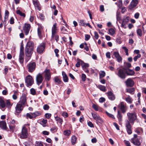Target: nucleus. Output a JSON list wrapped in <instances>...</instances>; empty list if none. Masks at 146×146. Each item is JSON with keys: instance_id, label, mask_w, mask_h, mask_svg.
Returning a JSON list of instances; mask_svg holds the SVG:
<instances>
[{"instance_id": "f3484780", "label": "nucleus", "mask_w": 146, "mask_h": 146, "mask_svg": "<svg viewBox=\"0 0 146 146\" xmlns=\"http://www.w3.org/2000/svg\"><path fill=\"white\" fill-rule=\"evenodd\" d=\"M140 138H137L136 139H131L130 141L134 145L136 146H139L141 143L139 141Z\"/></svg>"}, {"instance_id": "f257e3e1", "label": "nucleus", "mask_w": 146, "mask_h": 146, "mask_svg": "<svg viewBox=\"0 0 146 146\" xmlns=\"http://www.w3.org/2000/svg\"><path fill=\"white\" fill-rule=\"evenodd\" d=\"M34 47L33 42L31 41H29L27 43L25 50L26 56L25 61L27 62L30 59L33 53Z\"/></svg>"}, {"instance_id": "1a4fd4ad", "label": "nucleus", "mask_w": 146, "mask_h": 146, "mask_svg": "<svg viewBox=\"0 0 146 146\" xmlns=\"http://www.w3.org/2000/svg\"><path fill=\"white\" fill-rule=\"evenodd\" d=\"M92 117L97 121L100 123H103V120L98 115L92 113Z\"/></svg>"}, {"instance_id": "09e8293b", "label": "nucleus", "mask_w": 146, "mask_h": 146, "mask_svg": "<svg viewBox=\"0 0 146 146\" xmlns=\"http://www.w3.org/2000/svg\"><path fill=\"white\" fill-rule=\"evenodd\" d=\"M79 24L80 25L85 27L86 24L84 21L83 20H80L79 21Z\"/></svg>"}, {"instance_id": "e433bc0d", "label": "nucleus", "mask_w": 146, "mask_h": 146, "mask_svg": "<svg viewBox=\"0 0 146 146\" xmlns=\"http://www.w3.org/2000/svg\"><path fill=\"white\" fill-rule=\"evenodd\" d=\"M126 101L129 104H131L132 102V100L130 96H129L128 97L125 99Z\"/></svg>"}, {"instance_id": "49530a36", "label": "nucleus", "mask_w": 146, "mask_h": 146, "mask_svg": "<svg viewBox=\"0 0 146 146\" xmlns=\"http://www.w3.org/2000/svg\"><path fill=\"white\" fill-rule=\"evenodd\" d=\"M115 4H117L119 8H121L122 5V1L121 0H119L118 1V3H116Z\"/></svg>"}, {"instance_id": "7c9ffc66", "label": "nucleus", "mask_w": 146, "mask_h": 146, "mask_svg": "<svg viewBox=\"0 0 146 146\" xmlns=\"http://www.w3.org/2000/svg\"><path fill=\"white\" fill-rule=\"evenodd\" d=\"M117 117L119 122H121L122 121V115L119 111H117Z\"/></svg>"}, {"instance_id": "f704fd0d", "label": "nucleus", "mask_w": 146, "mask_h": 146, "mask_svg": "<svg viewBox=\"0 0 146 146\" xmlns=\"http://www.w3.org/2000/svg\"><path fill=\"white\" fill-rule=\"evenodd\" d=\"M99 74L100 78H102L105 76L106 73L104 71H102L100 72Z\"/></svg>"}, {"instance_id": "5fc2aeb1", "label": "nucleus", "mask_w": 146, "mask_h": 146, "mask_svg": "<svg viewBox=\"0 0 146 146\" xmlns=\"http://www.w3.org/2000/svg\"><path fill=\"white\" fill-rule=\"evenodd\" d=\"M31 93L33 95H35L36 94V92L35 90L33 88H31L30 90Z\"/></svg>"}, {"instance_id": "ea45409f", "label": "nucleus", "mask_w": 146, "mask_h": 146, "mask_svg": "<svg viewBox=\"0 0 146 146\" xmlns=\"http://www.w3.org/2000/svg\"><path fill=\"white\" fill-rule=\"evenodd\" d=\"M15 125H9V127L10 130L13 132L15 129Z\"/></svg>"}, {"instance_id": "473e14b6", "label": "nucleus", "mask_w": 146, "mask_h": 146, "mask_svg": "<svg viewBox=\"0 0 146 146\" xmlns=\"http://www.w3.org/2000/svg\"><path fill=\"white\" fill-rule=\"evenodd\" d=\"M126 92H127L130 93L131 94H133L135 91V89L133 88H132L129 89H126Z\"/></svg>"}, {"instance_id": "f8f14e48", "label": "nucleus", "mask_w": 146, "mask_h": 146, "mask_svg": "<svg viewBox=\"0 0 146 146\" xmlns=\"http://www.w3.org/2000/svg\"><path fill=\"white\" fill-rule=\"evenodd\" d=\"M118 106L122 112L123 113H125L127 110V108L123 102H121L119 105Z\"/></svg>"}, {"instance_id": "cd10ccee", "label": "nucleus", "mask_w": 146, "mask_h": 146, "mask_svg": "<svg viewBox=\"0 0 146 146\" xmlns=\"http://www.w3.org/2000/svg\"><path fill=\"white\" fill-rule=\"evenodd\" d=\"M62 74L64 81L65 82H68V78L66 73L62 71Z\"/></svg>"}, {"instance_id": "a211bd4d", "label": "nucleus", "mask_w": 146, "mask_h": 146, "mask_svg": "<svg viewBox=\"0 0 146 146\" xmlns=\"http://www.w3.org/2000/svg\"><path fill=\"white\" fill-rule=\"evenodd\" d=\"M31 26L29 24H25L23 28V30L26 35H27L29 31Z\"/></svg>"}, {"instance_id": "052dcab7", "label": "nucleus", "mask_w": 146, "mask_h": 146, "mask_svg": "<svg viewBox=\"0 0 146 146\" xmlns=\"http://www.w3.org/2000/svg\"><path fill=\"white\" fill-rule=\"evenodd\" d=\"M124 142L126 146H131L130 143L129 141L124 140Z\"/></svg>"}, {"instance_id": "7ed1b4c3", "label": "nucleus", "mask_w": 146, "mask_h": 146, "mask_svg": "<svg viewBox=\"0 0 146 146\" xmlns=\"http://www.w3.org/2000/svg\"><path fill=\"white\" fill-rule=\"evenodd\" d=\"M127 116L128 119L130 122L131 123H133L137 119V115L136 113H127Z\"/></svg>"}, {"instance_id": "ddd939ff", "label": "nucleus", "mask_w": 146, "mask_h": 146, "mask_svg": "<svg viewBox=\"0 0 146 146\" xmlns=\"http://www.w3.org/2000/svg\"><path fill=\"white\" fill-rule=\"evenodd\" d=\"M138 3V0H132L129 6V9L131 10L136 7Z\"/></svg>"}, {"instance_id": "2f4dec72", "label": "nucleus", "mask_w": 146, "mask_h": 146, "mask_svg": "<svg viewBox=\"0 0 146 146\" xmlns=\"http://www.w3.org/2000/svg\"><path fill=\"white\" fill-rule=\"evenodd\" d=\"M9 15V12L7 10H6L5 12L4 21H6L7 20Z\"/></svg>"}, {"instance_id": "79ce46f5", "label": "nucleus", "mask_w": 146, "mask_h": 146, "mask_svg": "<svg viewBox=\"0 0 146 146\" xmlns=\"http://www.w3.org/2000/svg\"><path fill=\"white\" fill-rule=\"evenodd\" d=\"M70 134L71 131L70 130H66L64 132V134L66 135L69 136L70 135Z\"/></svg>"}, {"instance_id": "6e6d98bb", "label": "nucleus", "mask_w": 146, "mask_h": 146, "mask_svg": "<svg viewBox=\"0 0 146 146\" xmlns=\"http://www.w3.org/2000/svg\"><path fill=\"white\" fill-rule=\"evenodd\" d=\"M86 75L84 74H82V79L83 81H85L86 80Z\"/></svg>"}, {"instance_id": "3c124183", "label": "nucleus", "mask_w": 146, "mask_h": 146, "mask_svg": "<svg viewBox=\"0 0 146 146\" xmlns=\"http://www.w3.org/2000/svg\"><path fill=\"white\" fill-rule=\"evenodd\" d=\"M26 116L27 118H29L30 119H32L33 118L32 113H27L26 114Z\"/></svg>"}, {"instance_id": "20e7f679", "label": "nucleus", "mask_w": 146, "mask_h": 146, "mask_svg": "<svg viewBox=\"0 0 146 146\" xmlns=\"http://www.w3.org/2000/svg\"><path fill=\"white\" fill-rule=\"evenodd\" d=\"M25 82L28 87L31 86L34 82L32 77L30 75L26 77L25 78Z\"/></svg>"}, {"instance_id": "9b49d317", "label": "nucleus", "mask_w": 146, "mask_h": 146, "mask_svg": "<svg viewBox=\"0 0 146 146\" xmlns=\"http://www.w3.org/2000/svg\"><path fill=\"white\" fill-rule=\"evenodd\" d=\"M43 79V76L41 74L39 73L36 76V80L37 84L39 85L42 82Z\"/></svg>"}, {"instance_id": "393cba45", "label": "nucleus", "mask_w": 146, "mask_h": 146, "mask_svg": "<svg viewBox=\"0 0 146 146\" xmlns=\"http://www.w3.org/2000/svg\"><path fill=\"white\" fill-rule=\"evenodd\" d=\"M126 127L127 132L129 134H130L132 133L131 129V126L129 122L127 121L126 123Z\"/></svg>"}, {"instance_id": "0e129e2a", "label": "nucleus", "mask_w": 146, "mask_h": 146, "mask_svg": "<svg viewBox=\"0 0 146 146\" xmlns=\"http://www.w3.org/2000/svg\"><path fill=\"white\" fill-rule=\"evenodd\" d=\"M94 37L96 39H98L99 38V35L98 33L95 31L94 32Z\"/></svg>"}, {"instance_id": "774afa93", "label": "nucleus", "mask_w": 146, "mask_h": 146, "mask_svg": "<svg viewBox=\"0 0 146 146\" xmlns=\"http://www.w3.org/2000/svg\"><path fill=\"white\" fill-rule=\"evenodd\" d=\"M113 125L115 127L117 130H119V126L116 123H113Z\"/></svg>"}, {"instance_id": "2eb2a0df", "label": "nucleus", "mask_w": 146, "mask_h": 146, "mask_svg": "<svg viewBox=\"0 0 146 146\" xmlns=\"http://www.w3.org/2000/svg\"><path fill=\"white\" fill-rule=\"evenodd\" d=\"M45 45L44 43H42L38 47L37 49L38 52L41 53L43 52L45 48Z\"/></svg>"}, {"instance_id": "de8ad7c7", "label": "nucleus", "mask_w": 146, "mask_h": 146, "mask_svg": "<svg viewBox=\"0 0 146 146\" xmlns=\"http://www.w3.org/2000/svg\"><path fill=\"white\" fill-rule=\"evenodd\" d=\"M137 33L138 35L141 36L142 35L141 30L140 29H138L137 31Z\"/></svg>"}, {"instance_id": "4d7b16f0", "label": "nucleus", "mask_w": 146, "mask_h": 146, "mask_svg": "<svg viewBox=\"0 0 146 146\" xmlns=\"http://www.w3.org/2000/svg\"><path fill=\"white\" fill-rule=\"evenodd\" d=\"M43 108L44 110H48L49 108V106L47 104H45L43 106Z\"/></svg>"}, {"instance_id": "5701e85b", "label": "nucleus", "mask_w": 146, "mask_h": 146, "mask_svg": "<svg viewBox=\"0 0 146 146\" xmlns=\"http://www.w3.org/2000/svg\"><path fill=\"white\" fill-rule=\"evenodd\" d=\"M0 128H1L3 130H7V126L6 123L5 121H0Z\"/></svg>"}, {"instance_id": "37998d69", "label": "nucleus", "mask_w": 146, "mask_h": 146, "mask_svg": "<svg viewBox=\"0 0 146 146\" xmlns=\"http://www.w3.org/2000/svg\"><path fill=\"white\" fill-rule=\"evenodd\" d=\"M110 34L111 35H113L115 33L114 30L113 29H111L109 31Z\"/></svg>"}, {"instance_id": "69168bd1", "label": "nucleus", "mask_w": 146, "mask_h": 146, "mask_svg": "<svg viewBox=\"0 0 146 146\" xmlns=\"http://www.w3.org/2000/svg\"><path fill=\"white\" fill-rule=\"evenodd\" d=\"M90 38V36L89 35H86L85 36V40H88Z\"/></svg>"}, {"instance_id": "a18cd8bd", "label": "nucleus", "mask_w": 146, "mask_h": 146, "mask_svg": "<svg viewBox=\"0 0 146 146\" xmlns=\"http://www.w3.org/2000/svg\"><path fill=\"white\" fill-rule=\"evenodd\" d=\"M99 88L102 91L105 92L106 91V88L104 86L99 85Z\"/></svg>"}, {"instance_id": "c85d7f7f", "label": "nucleus", "mask_w": 146, "mask_h": 146, "mask_svg": "<svg viewBox=\"0 0 146 146\" xmlns=\"http://www.w3.org/2000/svg\"><path fill=\"white\" fill-rule=\"evenodd\" d=\"M51 38L52 39H55L58 42L59 40V36L57 34H52Z\"/></svg>"}, {"instance_id": "6ab92c4d", "label": "nucleus", "mask_w": 146, "mask_h": 146, "mask_svg": "<svg viewBox=\"0 0 146 146\" xmlns=\"http://www.w3.org/2000/svg\"><path fill=\"white\" fill-rule=\"evenodd\" d=\"M126 85L127 86L132 87L134 85L133 81L131 78H128L125 82Z\"/></svg>"}, {"instance_id": "58836bf2", "label": "nucleus", "mask_w": 146, "mask_h": 146, "mask_svg": "<svg viewBox=\"0 0 146 146\" xmlns=\"http://www.w3.org/2000/svg\"><path fill=\"white\" fill-rule=\"evenodd\" d=\"M54 81L58 84H60V80L57 77H55L54 78Z\"/></svg>"}, {"instance_id": "b1692460", "label": "nucleus", "mask_w": 146, "mask_h": 146, "mask_svg": "<svg viewBox=\"0 0 146 146\" xmlns=\"http://www.w3.org/2000/svg\"><path fill=\"white\" fill-rule=\"evenodd\" d=\"M33 3L35 8L39 11L41 10V8L40 6V4L38 0H33Z\"/></svg>"}, {"instance_id": "4be33fe9", "label": "nucleus", "mask_w": 146, "mask_h": 146, "mask_svg": "<svg viewBox=\"0 0 146 146\" xmlns=\"http://www.w3.org/2000/svg\"><path fill=\"white\" fill-rule=\"evenodd\" d=\"M113 55L116 58L117 60L119 62H120L121 61L122 58L120 56L119 52H114L113 53Z\"/></svg>"}, {"instance_id": "e2e57ef3", "label": "nucleus", "mask_w": 146, "mask_h": 146, "mask_svg": "<svg viewBox=\"0 0 146 146\" xmlns=\"http://www.w3.org/2000/svg\"><path fill=\"white\" fill-rule=\"evenodd\" d=\"M105 100V98L103 97L100 98L99 100V101L100 103H102L104 102Z\"/></svg>"}, {"instance_id": "4468645a", "label": "nucleus", "mask_w": 146, "mask_h": 146, "mask_svg": "<svg viewBox=\"0 0 146 146\" xmlns=\"http://www.w3.org/2000/svg\"><path fill=\"white\" fill-rule=\"evenodd\" d=\"M23 105L20 103H18L17 104L15 108L16 111L18 113H20L22 110L23 109Z\"/></svg>"}, {"instance_id": "13d9d810", "label": "nucleus", "mask_w": 146, "mask_h": 146, "mask_svg": "<svg viewBox=\"0 0 146 146\" xmlns=\"http://www.w3.org/2000/svg\"><path fill=\"white\" fill-rule=\"evenodd\" d=\"M51 116V114L49 113H46L45 114V116L46 118L49 119L50 118Z\"/></svg>"}, {"instance_id": "39448f33", "label": "nucleus", "mask_w": 146, "mask_h": 146, "mask_svg": "<svg viewBox=\"0 0 146 146\" xmlns=\"http://www.w3.org/2000/svg\"><path fill=\"white\" fill-rule=\"evenodd\" d=\"M21 139H25L28 136V133L27 129L23 127L22 129L21 133L19 135Z\"/></svg>"}, {"instance_id": "dca6fc26", "label": "nucleus", "mask_w": 146, "mask_h": 146, "mask_svg": "<svg viewBox=\"0 0 146 146\" xmlns=\"http://www.w3.org/2000/svg\"><path fill=\"white\" fill-rule=\"evenodd\" d=\"M123 69H124L125 73L127 75L133 76L135 74V72L132 70L125 68H123Z\"/></svg>"}, {"instance_id": "412c9836", "label": "nucleus", "mask_w": 146, "mask_h": 146, "mask_svg": "<svg viewBox=\"0 0 146 146\" xmlns=\"http://www.w3.org/2000/svg\"><path fill=\"white\" fill-rule=\"evenodd\" d=\"M26 102V98L25 95V94L22 95L21 97L19 103L21 104L23 106L25 105Z\"/></svg>"}, {"instance_id": "603ef678", "label": "nucleus", "mask_w": 146, "mask_h": 146, "mask_svg": "<svg viewBox=\"0 0 146 146\" xmlns=\"http://www.w3.org/2000/svg\"><path fill=\"white\" fill-rule=\"evenodd\" d=\"M141 57V55L140 54H138L137 56H135L133 58L134 61L135 62L139 58H140Z\"/></svg>"}, {"instance_id": "4c0bfd02", "label": "nucleus", "mask_w": 146, "mask_h": 146, "mask_svg": "<svg viewBox=\"0 0 146 146\" xmlns=\"http://www.w3.org/2000/svg\"><path fill=\"white\" fill-rule=\"evenodd\" d=\"M32 115L33 118H34L37 116L40 115V113L38 111H36L33 113H32Z\"/></svg>"}, {"instance_id": "f03ea898", "label": "nucleus", "mask_w": 146, "mask_h": 146, "mask_svg": "<svg viewBox=\"0 0 146 146\" xmlns=\"http://www.w3.org/2000/svg\"><path fill=\"white\" fill-rule=\"evenodd\" d=\"M12 105L9 100H6L5 102L2 98H0V108L1 109L2 111H4L6 106L9 108L11 107Z\"/></svg>"}, {"instance_id": "a19ab883", "label": "nucleus", "mask_w": 146, "mask_h": 146, "mask_svg": "<svg viewBox=\"0 0 146 146\" xmlns=\"http://www.w3.org/2000/svg\"><path fill=\"white\" fill-rule=\"evenodd\" d=\"M17 14L21 16H23V17H25V14L23 13H22L19 10H18L17 11Z\"/></svg>"}, {"instance_id": "a878e982", "label": "nucleus", "mask_w": 146, "mask_h": 146, "mask_svg": "<svg viewBox=\"0 0 146 146\" xmlns=\"http://www.w3.org/2000/svg\"><path fill=\"white\" fill-rule=\"evenodd\" d=\"M108 98L111 100H113L115 99V96L111 92L108 93Z\"/></svg>"}, {"instance_id": "c756f323", "label": "nucleus", "mask_w": 146, "mask_h": 146, "mask_svg": "<svg viewBox=\"0 0 146 146\" xmlns=\"http://www.w3.org/2000/svg\"><path fill=\"white\" fill-rule=\"evenodd\" d=\"M77 138L75 135L72 136L71 138V143L72 145H75L76 142Z\"/></svg>"}, {"instance_id": "8fccbe9b", "label": "nucleus", "mask_w": 146, "mask_h": 146, "mask_svg": "<svg viewBox=\"0 0 146 146\" xmlns=\"http://www.w3.org/2000/svg\"><path fill=\"white\" fill-rule=\"evenodd\" d=\"M92 107L96 111H98V107L97 105L95 104H94L92 106Z\"/></svg>"}, {"instance_id": "c9c22d12", "label": "nucleus", "mask_w": 146, "mask_h": 146, "mask_svg": "<svg viewBox=\"0 0 146 146\" xmlns=\"http://www.w3.org/2000/svg\"><path fill=\"white\" fill-rule=\"evenodd\" d=\"M42 27H39L38 28L37 32L38 34L39 37L41 36Z\"/></svg>"}, {"instance_id": "680f3d73", "label": "nucleus", "mask_w": 146, "mask_h": 146, "mask_svg": "<svg viewBox=\"0 0 146 146\" xmlns=\"http://www.w3.org/2000/svg\"><path fill=\"white\" fill-rule=\"evenodd\" d=\"M88 125L91 127H94L93 124L91 121H89L88 123Z\"/></svg>"}, {"instance_id": "aec40b11", "label": "nucleus", "mask_w": 146, "mask_h": 146, "mask_svg": "<svg viewBox=\"0 0 146 146\" xmlns=\"http://www.w3.org/2000/svg\"><path fill=\"white\" fill-rule=\"evenodd\" d=\"M129 21V18L128 17H124L121 24V27L124 28H126V24Z\"/></svg>"}, {"instance_id": "c03bdc74", "label": "nucleus", "mask_w": 146, "mask_h": 146, "mask_svg": "<svg viewBox=\"0 0 146 146\" xmlns=\"http://www.w3.org/2000/svg\"><path fill=\"white\" fill-rule=\"evenodd\" d=\"M17 92H14V94L12 96L13 99L16 100L17 99Z\"/></svg>"}, {"instance_id": "72a5a7b5", "label": "nucleus", "mask_w": 146, "mask_h": 146, "mask_svg": "<svg viewBox=\"0 0 146 146\" xmlns=\"http://www.w3.org/2000/svg\"><path fill=\"white\" fill-rule=\"evenodd\" d=\"M55 119L56 121L59 122L61 125L63 122L62 119L58 117H55Z\"/></svg>"}, {"instance_id": "423d86ee", "label": "nucleus", "mask_w": 146, "mask_h": 146, "mask_svg": "<svg viewBox=\"0 0 146 146\" xmlns=\"http://www.w3.org/2000/svg\"><path fill=\"white\" fill-rule=\"evenodd\" d=\"M45 79L46 80L49 81L51 79V73L49 69H46L44 72Z\"/></svg>"}, {"instance_id": "864d4df0", "label": "nucleus", "mask_w": 146, "mask_h": 146, "mask_svg": "<svg viewBox=\"0 0 146 146\" xmlns=\"http://www.w3.org/2000/svg\"><path fill=\"white\" fill-rule=\"evenodd\" d=\"M106 113L110 117H111L113 119H115V117L113 115L109 113L107 111L106 112Z\"/></svg>"}, {"instance_id": "9d476101", "label": "nucleus", "mask_w": 146, "mask_h": 146, "mask_svg": "<svg viewBox=\"0 0 146 146\" xmlns=\"http://www.w3.org/2000/svg\"><path fill=\"white\" fill-rule=\"evenodd\" d=\"M117 75L120 78L123 79H124L126 78V73L124 69H123H123H120L119 70L117 74Z\"/></svg>"}, {"instance_id": "6e6552de", "label": "nucleus", "mask_w": 146, "mask_h": 146, "mask_svg": "<svg viewBox=\"0 0 146 146\" xmlns=\"http://www.w3.org/2000/svg\"><path fill=\"white\" fill-rule=\"evenodd\" d=\"M24 56L23 48L21 46L20 49V53L19 59V61L21 64H22L23 62Z\"/></svg>"}, {"instance_id": "bb28decb", "label": "nucleus", "mask_w": 146, "mask_h": 146, "mask_svg": "<svg viewBox=\"0 0 146 146\" xmlns=\"http://www.w3.org/2000/svg\"><path fill=\"white\" fill-rule=\"evenodd\" d=\"M57 23H55L52 28V34H57V28L56 27Z\"/></svg>"}, {"instance_id": "0eeeda50", "label": "nucleus", "mask_w": 146, "mask_h": 146, "mask_svg": "<svg viewBox=\"0 0 146 146\" xmlns=\"http://www.w3.org/2000/svg\"><path fill=\"white\" fill-rule=\"evenodd\" d=\"M36 64L35 62H33L28 64L27 66L28 70L29 72H31L35 70Z\"/></svg>"}, {"instance_id": "338daca9", "label": "nucleus", "mask_w": 146, "mask_h": 146, "mask_svg": "<svg viewBox=\"0 0 146 146\" xmlns=\"http://www.w3.org/2000/svg\"><path fill=\"white\" fill-rule=\"evenodd\" d=\"M59 51V50L57 49H56L54 50V52L56 54V56L57 57H58L59 56L58 54Z\"/></svg>"}, {"instance_id": "bf43d9fd", "label": "nucleus", "mask_w": 146, "mask_h": 146, "mask_svg": "<svg viewBox=\"0 0 146 146\" xmlns=\"http://www.w3.org/2000/svg\"><path fill=\"white\" fill-rule=\"evenodd\" d=\"M10 23L11 24H13L14 23V19L13 17H11L10 20Z\"/></svg>"}]
</instances>
